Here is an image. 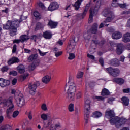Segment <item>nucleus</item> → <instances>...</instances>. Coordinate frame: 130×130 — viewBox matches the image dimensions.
<instances>
[{"label": "nucleus", "mask_w": 130, "mask_h": 130, "mask_svg": "<svg viewBox=\"0 0 130 130\" xmlns=\"http://www.w3.org/2000/svg\"><path fill=\"white\" fill-rule=\"evenodd\" d=\"M21 22L22 20H14L13 21L9 20L6 24L3 25V29L4 30H16L19 27Z\"/></svg>", "instance_id": "obj_1"}, {"label": "nucleus", "mask_w": 130, "mask_h": 130, "mask_svg": "<svg viewBox=\"0 0 130 130\" xmlns=\"http://www.w3.org/2000/svg\"><path fill=\"white\" fill-rule=\"evenodd\" d=\"M101 6V1H98L96 3L94 8H91L90 9V15L88 19V23L91 24L93 22V17L94 15H97L98 14V10Z\"/></svg>", "instance_id": "obj_2"}, {"label": "nucleus", "mask_w": 130, "mask_h": 130, "mask_svg": "<svg viewBox=\"0 0 130 130\" xmlns=\"http://www.w3.org/2000/svg\"><path fill=\"white\" fill-rule=\"evenodd\" d=\"M110 122L112 125L115 124L117 128H119L121 125H123L126 122V119L116 117L110 120Z\"/></svg>", "instance_id": "obj_3"}, {"label": "nucleus", "mask_w": 130, "mask_h": 130, "mask_svg": "<svg viewBox=\"0 0 130 130\" xmlns=\"http://www.w3.org/2000/svg\"><path fill=\"white\" fill-rule=\"evenodd\" d=\"M16 98H17L16 104L18 107L22 108L26 104L25 97L21 93H19L17 95H15Z\"/></svg>", "instance_id": "obj_4"}, {"label": "nucleus", "mask_w": 130, "mask_h": 130, "mask_svg": "<svg viewBox=\"0 0 130 130\" xmlns=\"http://www.w3.org/2000/svg\"><path fill=\"white\" fill-rule=\"evenodd\" d=\"M39 86H40V82L39 81H36L34 83H30L28 87L29 94L30 95H35V93H36V89Z\"/></svg>", "instance_id": "obj_5"}, {"label": "nucleus", "mask_w": 130, "mask_h": 130, "mask_svg": "<svg viewBox=\"0 0 130 130\" xmlns=\"http://www.w3.org/2000/svg\"><path fill=\"white\" fill-rule=\"evenodd\" d=\"M102 15H104V17H108L106 19V21L108 22L112 21L115 17L114 14L109 11V9H104L102 12Z\"/></svg>", "instance_id": "obj_6"}, {"label": "nucleus", "mask_w": 130, "mask_h": 130, "mask_svg": "<svg viewBox=\"0 0 130 130\" xmlns=\"http://www.w3.org/2000/svg\"><path fill=\"white\" fill-rule=\"evenodd\" d=\"M78 39L76 40V38H74L73 40H70V42L68 44V47L67 48V52L70 53L73 50L75 49V46H76V43L78 42Z\"/></svg>", "instance_id": "obj_7"}, {"label": "nucleus", "mask_w": 130, "mask_h": 130, "mask_svg": "<svg viewBox=\"0 0 130 130\" xmlns=\"http://www.w3.org/2000/svg\"><path fill=\"white\" fill-rule=\"evenodd\" d=\"M4 106H8L9 107L7 109L6 111L7 116H9V114L14 111V107H15V106H14V104H13V100L8 99L5 105H4Z\"/></svg>", "instance_id": "obj_8"}, {"label": "nucleus", "mask_w": 130, "mask_h": 130, "mask_svg": "<svg viewBox=\"0 0 130 130\" xmlns=\"http://www.w3.org/2000/svg\"><path fill=\"white\" fill-rule=\"evenodd\" d=\"M107 73L110 74L113 77H117L119 75V70L118 69H113L111 67L106 69Z\"/></svg>", "instance_id": "obj_9"}, {"label": "nucleus", "mask_w": 130, "mask_h": 130, "mask_svg": "<svg viewBox=\"0 0 130 130\" xmlns=\"http://www.w3.org/2000/svg\"><path fill=\"white\" fill-rule=\"evenodd\" d=\"M58 8H59V5L58 3L57 2H52L48 7V10L52 12L53 11H55V10H57Z\"/></svg>", "instance_id": "obj_10"}, {"label": "nucleus", "mask_w": 130, "mask_h": 130, "mask_svg": "<svg viewBox=\"0 0 130 130\" xmlns=\"http://www.w3.org/2000/svg\"><path fill=\"white\" fill-rule=\"evenodd\" d=\"M68 84H69L70 85L69 88L68 89L67 92L70 93H76L77 88L76 87V85L74 84V82H71V80H70L68 82Z\"/></svg>", "instance_id": "obj_11"}, {"label": "nucleus", "mask_w": 130, "mask_h": 130, "mask_svg": "<svg viewBox=\"0 0 130 130\" xmlns=\"http://www.w3.org/2000/svg\"><path fill=\"white\" fill-rule=\"evenodd\" d=\"M10 85V81L8 80L4 79V78H0V87L5 88L7 86Z\"/></svg>", "instance_id": "obj_12"}, {"label": "nucleus", "mask_w": 130, "mask_h": 130, "mask_svg": "<svg viewBox=\"0 0 130 130\" xmlns=\"http://www.w3.org/2000/svg\"><path fill=\"white\" fill-rule=\"evenodd\" d=\"M88 10H89V6H86L83 12L82 13H80L77 14L76 15V17H77V18H80V19H84L86 15H87V13Z\"/></svg>", "instance_id": "obj_13"}, {"label": "nucleus", "mask_w": 130, "mask_h": 130, "mask_svg": "<svg viewBox=\"0 0 130 130\" xmlns=\"http://www.w3.org/2000/svg\"><path fill=\"white\" fill-rule=\"evenodd\" d=\"M90 108H85L84 119L85 123L89 122V115L90 114Z\"/></svg>", "instance_id": "obj_14"}, {"label": "nucleus", "mask_w": 130, "mask_h": 130, "mask_svg": "<svg viewBox=\"0 0 130 130\" xmlns=\"http://www.w3.org/2000/svg\"><path fill=\"white\" fill-rule=\"evenodd\" d=\"M18 62H20V59L17 57H13L8 61L9 66H11V64H13V63H18Z\"/></svg>", "instance_id": "obj_15"}, {"label": "nucleus", "mask_w": 130, "mask_h": 130, "mask_svg": "<svg viewBox=\"0 0 130 130\" xmlns=\"http://www.w3.org/2000/svg\"><path fill=\"white\" fill-rule=\"evenodd\" d=\"M105 116L106 117H110V118H112V117H114L115 116V113H114V111L110 110H107L105 112Z\"/></svg>", "instance_id": "obj_16"}, {"label": "nucleus", "mask_w": 130, "mask_h": 130, "mask_svg": "<svg viewBox=\"0 0 130 130\" xmlns=\"http://www.w3.org/2000/svg\"><path fill=\"white\" fill-rule=\"evenodd\" d=\"M113 39H120L122 37V34L118 31H115L112 34Z\"/></svg>", "instance_id": "obj_17"}, {"label": "nucleus", "mask_w": 130, "mask_h": 130, "mask_svg": "<svg viewBox=\"0 0 130 130\" xmlns=\"http://www.w3.org/2000/svg\"><path fill=\"white\" fill-rule=\"evenodd\" d=\"M116 53L118 55L121 54L123 52V45L122 44H118L117 46Z\"/></svg>", "instance_id": "obj_18"}, {"label": "nucleus", "mask_w": 130, "mask_h": 130, "mask_svg": "<svg viewBox=\"0 0 130 130\" xmlns=\"http://www.w3.org/2000/svg\"><path fill=\"white\" fill-rule=\"evenodd\" d=\"M43 36L45 39H51L52 37V34L49 30H47L43 32Z\"/></svg>", "instance_id": "obj_19"}, {"label": "nucleus", "mask_w": 130, "mask_h": 130, "mask_svg": "<svg viewBox=\"0 0 130 130\" xmlns=\"http://www.w3.org/2000/svg\"><path fill=\"white\" fill-rule=\"evenodd\" d=\"M123 105L128 106L129 105V99L126 96H123L121 99Z\"/></svg>", "instance_id": "obj_20"}, {"label": "nucleus", "mask_w": 130, "mask_h": 130, "mask_svg": "<svg viewBox=\"0 0 130 130\" xmlns=\"http://www.w3.org/2000/svg\"><path fill=\"white\" fill-rule=\"evenodd\" d=\"M109 64L113 67H118L120 64V63L117 59H113L110 61Z\"/></svg>", "instance_id": "obj_21"}, {"label": "nucleus", "mask_w": 130, "mask_h": 130, "mask_svg": "<svg viewBox=\"0 0 130 130\" xmlns=\"http://www.w3.org/2000/svg\"><path fill=\"white\" fill-rule=\"evenodd\" d=\"M122 41L125 42V43L130 42V33L127 32L123 35L122 38Z\"/></svg>", "instance_id": "obj_22"}, {"label": "nucleus", "mask_w": 130, "mask_h": 130, "mask_svg": "<svg viewBox=\"0 0 130 130\" xmlns=\"http://www.w3.org/2000/svg\"><path fill=\"white\" fill-rule=\"evenodd\" d=\"M67 98H68L70 101H74V100H75V93L67 92Z\"/></svg>", "instance_id": "obj_23"}, {"label": "nucleus", "mask_w": 130, "mask_h": 130, "mask_svg": "<svg viewBox=\"0 0 130 130\" xmlns=\"http://www.w3.org/2000/svg\"><path fill=\"white\" fill-rule=\"evenodd\" d=\"M91 100L89 98H86L84 101V108H89L91 106Z\"/></svg>", "instance_id": "obj_24"}, {"label": "nucleus", "mask_w": 130, "mask_h": 130, "mask_svg": "<svg viewBox=\"0 0 130 130\" xmlns=\"http://www.w3.org/2000/svg\"><path fill=\"white\" fill-rule=\"evenodd\" d=\"M17 69L19 74H23L25 73V66H24V65L20 64L17 67Z\"/></svg>", "instance_id": "obj_25"}, {"label": "nucleus", "mask_w": 130, "mask_h": 130, "mask_svg": "<svg viewBox=\"0 0 130 130\" xmlns=\"http://www.w3.org/2000/svg\"><path fill=\"white\" fill-rule=\"evenodd\" d=\"M50 80H51L50 76L47 75L42 78V82L44 84H48L50 82Z\"/></svg>", "instance_id": "obj_26"}, {"label": "nucleus", "mask_w": 130, "mask_h": 130, "mask_svg": "<svg viewBox=\"0 0 130 130\" xmlns=\"http://www.w3.org/2000/svg\"><path fill=\"white\" fill-rule=\"evenodd\" d=\"M113 81L119 85H123L124 83V80L122 78H116L113 79Z\"/></svg>", "instance_id": "obj_27"}, {"label": "nucleus", "mask_w": 130, "mask_h": 130, "mask_svg": "<svg viewBox=\"0 0 130 130\" xmlns=\"http://www.w3.org/2000/svg\"><path fill=\"white\" fill-rule=\"evenodd\" d=\"M83 1L84 0H77V2H75V4L74 5L75 10L78 11V9H80V6H81Z\"/></svg>", "instance_id": "obj_28"}, {"label": "nucleus", "mask_w": 130, "mask_h": 130, "mask_svg": "<svg viewBox=\"0 0 130 130\" xmlns=\"http://www.w3.org/2000/svg\"><path fill=\"white\" fill-rule=\"evenodd\" d=\"M98 28V24L97 23H94L91 28L90 29V32L93 34H96L97 33V29Z\"/></svg>", "instance_id": "obj_29"}, {"label": "nucleus", "mask_w": 130, "mask_h": 130, "mask_svg": "<svg viewBox=\"0 0 130 130\" xmlns=\"http://www.w3.org/2000/svg\"><path fill=\"white\" fill-rule=\"evenodd\" d=\"M48 26H50L51 29H54V28H56V26H57V23L54 22V21H52V20H50L48 23Z\"/></svg>", "instance_id": "obj_30"}, {"label": "nucleus", "mask_w": 130, "mask_h": 130, "mask_svg": "<svg viewBox=\"0 0 130 130\" xmlns=\"http://www.w3.org/2000/svg\"><path fill=\"white\" fill-rule=\"evenodd\" d=\"M21 42H25V41H27L30 39V37L26 35H23L20 36V37Z\"/></svg>", "instance_id": "obj_31"}, {"label": "nucleus", "mask_w": 130, "mask_h": 130, "mask_svg": "<svg viewBox=\"0 0 130 130\" xmlns=\"http://www.w3.org/2000/svg\"><path fill=\"white\" fill-rule=\"evenodd\" d=\"M38 57V55L37 54H32L29 56V57L28 58V61L29 62H31V61H33V60H35Z\"/></svg>", "instance_id": "obj_32"}, {"label": "nucleus", "mask_w": 130, "mask_h": 130, "mask_svg": "<svg viewBox=\"0 0 130 130\" xmlns=\"http://www.w3.org/2000/svg\"><path fill=\"white\" fill-rule=\"evenodd\" d=\"M102 116V114L99 111L94 112L92 115V117H94V118H99V117H101Z\"/></svg>", "instance_id": "obj_33"}, {"label": "nucleus", "mask_w": 130, "mask_h": 130, "mask_svg": "<svg viewBox=\"0 0 130 130\" xmlns=\"http://www.w3.org/2000/svg\"><path fill=\"white\" fill-rule=\"evenodd\" d=\"M101 95L102 96H108V95H110V92L108 89L104 88L102 91Z\"/></svg>", "instance_id": "obj_34"}, {"label": "nucleus", "mask_w": 130, "mask_h": 130, "mask_svg": "<svg viewBox=\"0 0 130 130\" xmlns=\"http://www.w3.org/2000/svg\"><path fill=\"white\" fill-rule=\"evenodd\" d=\"M44 123V127L45 128H47L50 125H51L52 124V120L51 119H50L48 120L47 123H45V122H43Z\"/></svg>", "instance_id": "obj_35"}, {"label": "nucleus", "mask_w": 130, "mask_h": 130, "mask_svg": "<svg viewBox=\"0 0 130 130\" xmlns=\"http://www.w3.org/2000/svg\"><path fill=\"white\" fill-rule=\"evenodd\" d=\"M34 16L36 18V19H38V20L41 19V15L37 11L34 12Z\"/></svg>", "instance_id": "obj_36"}, {"label": "nucleus", "mask_w": 130, "mask_h": 130, "mask_svg": "<svg viewBox=\"0 0 130 130\" xmlns=\"http://www.w3.org/2000/svg\"><path fill=\"white\" fill-rule=\"evenodd\" d=\"M36 69V65H35V63H32L31 64L29 65L28 67V70L30 71H34Z\"/></svg>", "instance_id": "obj_37"}, {"label": "nucleus", "mask_w": 130, "mask_h": 130, "mask_svg": "<svg viewBox=\"0 0 130 130\" xmlns=\"http://www.w3.org/2000/svg\"><path fill=\"white\" fill-rule=\"evenodd\" d=\"M108 21H103L102 23H101L99 26V29H101V28H103V27H104V26H106V27H107V26H108L109 24H106V23H107Z\"/></svg>", "instance_id": "obj_38"}, {"label": "nucleus", "mask_w": 130, "mask_h": 130, "mask_svg": "<svg viewBox=\"0 0 130 130\" xmlns=\"http://www.w3.org/2000/svg\"><path fill=\"white\" fill-rule=\"evenodd\" d=\"M83 76H84V72L79 71L77 74V79H81V78H83Z\"/></svg>", "instance_id": "obj_39"}, {"label": "nucleus", "mask_w": 130, "mask_h": 130, "mask_svg": "<svg viewBox=\"0 0 130 130\" xmlns=\"http://www.w3.org/2000/svg\"><path fill=\"white\" fill-rule=\"evenodd\" d=\"M12 128V126H10V125H6L4 128L1 127V130H9Z\"/></svg>", "instance_id": "obj_40"}, {"label": "nucleus", "mask_w": 130, "mask_h": 130, "mask_svg": "<svg viewBox=\"0 0 130 130\" xmlns=\"http://www.w3.org/2000/svg\"><path fill=\"white\" fill-rule=\"evenodd\" d=\"M75 57H76L75 54L72 53H69V56L68 57V59L72 60V59H74V58H75Z\"/></svg>", "instance_id": "obj_41"}, {"label": "nucleus", "mask_w": 130, "mask_h": 130, "mask_svg": "<svg viewBox=\"0 0 130 130\" xmlns=\"http://www.w3.org/2000/svg\"><path fill=\"white\" fill-rule=\"evenodd\" d=\"M42 28V25L41 23L39 22L37 24V25H36V27L35 28V31H37V30H40V29H41Z\"/></svg>", "instance_id": "obj_42"}, {"label": "nucleus", "mask_w": 130, "mask_h": 130, "mask_svg": "<svg viewBox=\"0 0 130 130\" xmlns=\"http://www.w3.org/2000/svg\"><path fill=\"white\" fill-rule=\"evenodd\" d=\"M10 34L11 36H15L16 35V32H17V29H10Z\"/></svg>", "instance_id": "obj_43"}, {"label": "nucleus", "mask_w": 130, "mask_h": 130, "mask_svg": "<svg viewBox=\"0 0 130 130\" xmlns=\"http://www.w3.org/2000/svg\"><path fill=\"white\" fill-rule=\"evenodd\" d=\"M69 110L70 112H73L74 111V104H70L69 106Z\"/></svg>", "instance_id": "obj_44"}, {"label": "nucleus", "mask_w": 130, "mask_h": 130, "mask_svg": "<svg viewBox=\"0 0 130 130\" xmlns=\"http://www.w3.org/2000/svg\"><path fill=\"white\" fill-rule=\"evenodd\" d=\"M84 37L85 39H87V40H90V38H91V35L89 33L85 34L84 35Z\"/></svg>", "instance_id": "obj_45"}, {"label": "nucleus", "mask_w": 130, "mask_h": 130, "mask_svg": "<svg viewBox=\"0 0 130 130\" xmlns=\"http://www.w3.org/2000/svg\"><path fill=\"white\" fill-rule=\"evenodd\" d=\"M55 129H54V130L55 129H59L60 128H61V124H60V123H57L55 125ZM50 130H52V129H50Z\"/></svg>", "instance_id": "obj_46"}, {"label": "nucleus", "mask_w": 130, "mask_h": 130, "mask_svg": "<svg viewBox=\"0 0 130 130\" xmlns=\"http://www.w3.org/2000/svg\"><path fill=\"white\" fill-rule=\"evenodd\" d=\"M41 118L43 120H47V115L46 114H43L41 115Z\"/></svg>", "instance_id": "obj_47"}, {"label": "nucleus", "mask_w": 130, "mask_h": 130, "mask_svg": "<svg viewBox=\"0 0 130 130\" xmlns=\"http://www.w3.org/2000/svg\"><path fill=\"white\" fill-rule=\"evenodd\" d=\"M62 54V51L60 52H55V56L56 57H58V56H60Z\"/></svg>", "instance_id": "obj_48"}, {"label": "nucleus", "mask_w": 130, "mask_h": 130, "mask_svg": "<svg viewBox=\"0 0 130 130\" xmlns=\"http://www.w3.org/2000/svg\"><path fill=\"white\" fill-rule=\"evenodd\" d=\"M9 75H12V76H17L18 75V72L15 71H12L9 72Z\"/></svg>", "instance_id": "obj_49"}, {"label": "nucleus", "mask_w": 130, "mask_h": 130, "mask_svg": "<svg viewBox=\"0 0 130 130\" xmlns=\"http://www.w3.org/2000/svg\"><path fill=\"white\" fill-rule=\"evenodd\" d=\"M130 14V10H125L123 11L121 13V15H129Z\"/></svg>", "instance_id": "obj_50"}, {"label": "nucleus", "mask_w": 130, "mask_h": 130, "mask_svg": "<svg viewBox=\"0 0 130 130\" xmlns=\"http://www.w3.org/2000/svg\"><path fill=\"white\" fill-rule=\"evenodd\" d=\"M41 108L42 110H44V111H46V110H47V107L46 106V104H43L41 106Z\"/></svg>", "instance_id": "obj_51"}, {"label": "nucleus", "mask_w": 130, "mask_h": 130, "mask_svg": "<svg viewBox=\"0 0 130 130\" xmlns=\"http://www.w3.org/2000/svg\"><path fill=\"white\" fill-rule=\"evenodd\" d=\"M39 6L43 10H45V6H44V4L40 2L39 3Z\"/></svg>", "instance_id": "obj_52"}, {"label": "nucleus", "mask_w": 130, "mask_h": 130, "mask_svg": "<svg viewBox=\"0 0 130 130\" xmlns=\"http://www.w3.org/2000/svg\"><path fill=\"white\" fill-rule=\"evenodd\" d=\"M107 31H108V32H109L110 33H112L114 32V29L112 27H108V28H107Z\"/></svg>", "instance_id": "obj_53"}, {"label": "nucleus", "mask_w": 130, "mask_h": 130, "mask_svg": "<svg viewBox=\"0 0 130 130\" xmlns=\"http://www.w3.org/2000/svg\"><path fill=\"white\" fill-rule=\"evenodd\" d=\"M18 115H19V111H15L13 112L12 116H13V117H14L15 118V117H17V116H18Z\"/></svg>", "instance_id": "obj_54"}, {"label": "nucleus", "mask_w": 130, "mask_h": 130, "mask_svg": "<svg viewBox=\"0 0 130 130\" xmlns=\"http://www.w3.org/2000/svg\"><path fill=\"white\" fill-rule=\"evenodd\" d=\"M37 38H38V37H37V36L34 35H32L31 37H30V39L31 40H34V41L36 42V40L37 39Z\"/></svg>", "instance_id": "obj_55"}, {"label": "nucleus", "mask_w": 130, "mask_h": 130, "mask_svg": "<svg viewBox=\"0 0 130 130\" xmlns=\"http://www.w3.org/2000/svg\"><path fill=\"white\" fill-rule=\"evenodd\" d=\"M82 98V93L81 92H78L76 94V98L77 99H80V98Z\"/></svg>", "instance_id": "obj_56"}, {"label": "nucleus", "mask_w": 130, "mask_h": 130, "mask_svg": "<svg viewBox=\"0 0 130 130\" xmlns=\"http://www.w3.org/2000/svg\"><path fill=\"white\" fill-rule=\"evenodd\" d=\"M3 121H4V116H3L2 112H0V124Z\"/></svg>", "instance_id": "obj_57"}, {"label": "nucleus", "mask_w": 130, "mask_h": 130, "mask_svg": "<svg viewBox=\"0 0 130 130\" xmlns=\"http://www.w3.org/2000/svg\"><path fill=\"white\" fill-rule=\"evenodd\" d=\"M8 70H9V68H8L7 67H3L1 69V71H2V72H3V73H5V72H7Z\"/></svg>", "instance_id": "obj_58"}, {"label": "nucleus", "mask_w": 130, "mask_h": 130, "mask_svg": "<svg viewBox=\"0 0 130 130\" xmlns=\"http://www.w3.org/2000/svg\"><path fill=\"white\" fill-rule=\"evenodd\" d=\"M38 51H39V54H40L41 56H44V55H45V54H46V53H43L42 52L40 49H38Z\"/></svg>", "instance_id": "obj_59"}, {"label": "nucleus", "mask_w": 130, "mask_h": 130, "mask_svg": "<svg viewBox=\"0 0 130 130\" xmlns=\"http://www.w3.org/2000/svg\"><path fill=\"white\" fill-rule=\"evenodd\" d=\"M114 100H115V99L114 98H109L108 103H109L110 104H112V102L114 101Z\"/></svg>", "instance_id": "obj_60"}, {"label": "nucleus", "mask_w": 130, "mask_h": 130, "mask_svg": "<svg viewBox=\"0 0 130 130\" xmlns=\"http://www.w3.org/2000/svg\"><path fill=\"white\" fill-rule=\"evenodd\" d=\"M28 76H29V74H28V73H26L21 76V78L23 79V80H26V78Z\"/></svg>", "instance_id": "obj_61"}, {"label": "nucleus", "mask_w": 130, "mask_h": 130, "mask_svg": "<svg viewBox=\"0 0 130 130\" xmlns=\"http://www.w3.org/2000/svg\"><path fill=\"white\" fill-rule=\"evenodd\" d=\"M96 99H97L99 101L101 100L102 101L104 100V98L102 96H95Z\"/></svg>", "instance_id": "obj_62"}, {"label": "nucleus", "mask_w": 130, "mask_h": 130, "mask_svg": "<svg viewBox=\"0 0 130 130\" xmlns=\"http://www.w3.org/2000/svg\"><path fill=\"white\" fill-rule=\"evenodd\" d=\"M123 93H129L130 89L129 88H125L123 89Z\"/></svg>", "instance_id": "obj_63"}, {"label": "nucleus", "mask_w": 130, "mask_h": 130, "mask_svg": "<svg viewBox=\"0 0 130 130\" xmlns=\"http://www.w3.org/2000/svg\"><path fill=\"white\" fill-rule=\"evenodd\" d=\"M119 7H121L122 9H123L124 8L126 7V4H121L119 5Z\"/></svg>", "instance_id": "obj_64"}]
</instances>
